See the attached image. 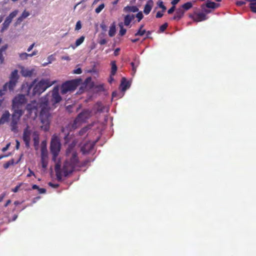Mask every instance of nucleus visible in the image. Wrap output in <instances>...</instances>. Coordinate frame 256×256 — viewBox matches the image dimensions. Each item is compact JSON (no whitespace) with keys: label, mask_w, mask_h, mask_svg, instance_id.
Masks as SVG:
<instances>
[{"label":"nucleus","mask_w":256,"mask_h":256,"mask_svg":"<svg viewBox=\"0 0 256 256\" xmlns=\"http://www.w3.org/2000/svg\"><path fill=\"white\" fill-rule=\"evenodd\" d=\"M62 97L59 94V88L58 86L54 88L51 93L47 94L45 96L40 98V117L42 125L41 128L44 131H48L50 126V113L49 105L52 106L60 102Z\"/></svg>","instance_id":"nucleus-1"},{"label":"nucleus","mask_w":256,"mask_h":256,"mask_svg":"<svg viewBox=\"0 0 256 256\" xmlns=\"http://www.w3.org/2000/svg\"><path fill=\"white\" fill-rule=\"evenodd\" d=\"M90 162V160H86L82 162H80L76 152L72 153L70 158L66 160L63 166L62 171L64 176H68L72 174L76 168L85 166Z\"/></svg>","instance_id":"nucleus-2"},{"label":"nucleus","mask_w":256,"mask_h":256,"mask_svg":"<svg viewBox=\"0 0 256 256\" xmlns=\"http://www.w3.org/2000/svg\"><path fill=\"white\" fill-rule=\"evenodd\" d=\"M54 82H50L48 79L41 80L34 86L32 90V95H40L44 92L48 88L52 86Z\"/></svg>","instance_id":"nucleus-3"},{"label":"nucleus","mask_w":256,"mask_h":256,"mask_svg":"<svg viewBox=\"0 0 256 256\" xmlns=\"http://www.w3.org/2000/svg\"><path fill=\"white\" fill-rule=\"evenodd\" d=\"M27 102V100L24 94H18L12 100V108L14 111L20 112L23 111L22 108Z\"/></svg>","instance_id":"nucleus-4"},{"label":"nucleus","mask_w":256,"mask_h":256,"mask_svg":"<svg viewBox=\"0 0 256 256\" xmlns=\"http://www.w3.org/2000/svg\"><path fill=\"white\" fill-rule=\"evenodd\" d=\"M23 113V111H20V112L14 111L12 115V120L10 122V129L15 133L18 132V124Z\"/></svg>","instance_id":"nucleus-5"},{"label":"nucleus","mask_w":256,"mask_h":256,"mask_svg":"<svg viewBox=\"0 0 256 256\" xmlns=\"http://www.w3.org/2000/svg\"><path fill=\"white\" fill-rule=\"evenodd\" d=\"M92 112L89 110H84L80 112L74 121L72 128H76V124L79 122H84L90 118L91 116Z\"/></svg>","instance_id":"nucleus-6"},{"label":"nucleus","mask_w":256,"mask_h":256,"mask_svg":"<svg viewBox=\"0 0 256 256\" xmlns=\"http://www.w3.org/2000/svg\"><path fill=\"white\" fill-rule=\"evenodd\" d=\"M60 146L59 138L56 136H53L50 142V149L54 158H55L58 156L60 150Z\"/></svg>","instance_id":"nucleus-7"},{"label":"nucleus","mask_w":256,"mask_h":256,"mask_svg":"<svg viewBox=\"0 0 256 256\" xmlns=\"http://www.w3.org/2000/svg\"><path fill=\"white\" fill-rule=\"evenodd\" d=\"M78 86V82L76 80L66 81L62 85L61 92L62 94H66L68 92L74 91Z\"/></svg>","instance_id":"nucleus-8"},{"label":"nucleus","mask_w":256,"mask_h":256,"mask_svg":"<svg viewBox=\"0 0 256 256\" xmlns=\"http://www.w3.org/2000/svg\"><path fill=\"white\" fill-rule=\"evenodd\" d=\"M18 70H15L11 73L10 77V81L5 84L10 91H12L14 90L16 84L18 82Z\"/></svg>","instance_id":"nucleus-9"},{"label":"nucleus","mask_w":256,"mask_h":256,"mask_svg":"<svg viewBox=\"0 0 256 256\" xmlns=\"http://www.w3.org/2000/svg\"><path fill=\"white\" fill-rule=\"evenodd\" d=\"M18 12V10H14L12 12H10V14L6 18L4 22L2 24V31H4L8 28L12 19L16 16Z\"/></svg>","instance_id":"nucleus-10"},{"label":"nucleus","mask_w":256,"mask_h":256,"mask_svg":"<svg viewBox=\"0 0 256 256\" xmlns=\"http://www.w3.org/2000/svg\"><path fill=\"white\" fill-rule=\"evenodd\" d=\"M31 134L32 132L28 126L26 128H24L22 136L23 140L27 148L30 147Z\"/></svg>","instance_id":"nucleus-11"},{"label":"nucleus","mask_w":256,"mask_h":256,"mask_svg":"<svg viewBox=\"0 0 256 256\" xmlns=\"http://www.w3.org/2000/svg\"><path fill=\"white\" fill-rule=\"evenodd\" d=\"M96 142H88L84 144L81 148V152L83 154L89 153L94 148Z\"/></svg>","instance_id":"nucleus-12"},{"label":"nucleus","mask_w":256,"mask_h":256,"mask_svg":"<svg viewBox=\"0 0 256 256\" xmlns=\"http://www.w3.org/2000/svg\"><path fill=\"white\" fill-rule=\"evenodd\" d=\"M40 101L39 103H37L36 100L32 101L30 103L28 104L26 106V110L29 112L30 113H32V112L34 110H36V112L38 111V108L39 107L41 109L40 107Z\"/></svg>","instance_id":"nucleus-13"},{"label":"nucleus","mask_w":256,"mask_h":256,"mask_svg":"<svg viewBox=\"0 0 256 256\" xmlns=\"http://www.w3.org/2000/svg\"><path fill=\"white\" fill-rule=\"evenodd\" d=\"M10 114L9 112L6 110L0 118V125L8 122L10 120Z\"/></svg>","instance_id":"nucleus-14"},{"label":"nucleus","mask_w":256,"mask_h":256,"mask_svg":"<svg viewBox=\"0 0 256 256\" xmlns=\"http://www.w3.org/2000/svg\"><path fill=\"white\" fill-rule=\"evenodd\" d=\"M8 48L7 44L3 46L0 48V62L1 64L4 62V55L6 54V50Z\"/></svg>","instance_id":"nucleus-15"},{"label":"nucleus","mask_w":256,"mask_h":256,"mask_svg":"<svg viewBox=\"0 0 256 256\" xmlns=\"http://www.w3.org/2000/svg\"><path fill=\"white\" fill-rule=\"evenodd\" d=\"M184 14V10L182 8H180L177 10L174 16L172 19L173 20L178 21L182 18Z\"/></svg>","instance_id":"nucleus-16"},{"label":"nucleus","mask_w":256,"mask_h":256,"mask_svg":"<svg viewBox=\"0 0 256 256\" xmlns=\"http://www.w3.org/2000/svg\"><path fill=\"white\" fill-rule=\"evenodd\" d=\"M206 19V14L203 12L198 13L193 17L194 20L196 22H202Z\"/></svg>","instance_id":"nucleus-17"},{"label":"nucleus","mask_w":256,"mask_h":256,"mask_svg":"<svg viewBox=\"0 0 256 256\" xmlns=\"http://www.w3.org/2000/svg\"><path fill=\"white\" fill-rule=\"evenodd\" d=\"M153 6V2L152 0H148L144 7V12L146 14H148L150 12Z\"/></svg>","instance_id":"nucleus-18"},{"label":"nucleus","mask_w":256,"mask_h":256,"mask_svg":"<svg viewBox=\"0 0 256 256\" xmlns=\"http://www.w3.org/2000/svg\"><path fill=\"white\" fill-rule=\"evenodd\" d=\"M134 14H127L124 17V24L126 26L130 25L131 22L134 18Z\"/></svg>","instance_id":"nucleus-19"},{"label":"nucleus","mask_w":256,"mask_h":256,"mask_svg":"<svg viewBox=\"0 0 256 256\" xmlns=\"http://www.w3.org/2000/svg\"><path fill=\"white\" fill-rule=\"evenodd\" d=\"M55 171H56V178H57L58 180L59 181L61 180L62 177V172L63 173L64 175V174L62 170V172L60 171V164H57L56 165Z\"/></svg>","instance_id":"nucleus-20"},{"label":"nucleus","mask_w":256,"mask_h":256,"mask_svg":"<svg viewBox=\"0 0 256 256\" xmlns=\"http://www.w3.org/2000/svg\"><path fill=\"white\" fill-rule=\"evenodd\" d=\"M130 86V84L128 82L125 78H123L122 80V82L120 84V87L122 88V90L124 92L126 90L127 88H128Z\"/></svg>","instance_id":"nucleus-21"},{"label":"nucleus","mask_w":256,"mask_h":256,"mask_svg":"<svg viewBox=\"0 0 256 256\" xmlns=\"http://www.w3.org/2000/svg\"><path fill=\"white\" fill-rule=\"evenodd\" d=\"M124 11L125 12H136L138 11V8H137V6H125L124 8Z\"/></svg>","instance_id":"nucleus-22"},{"label":"nucleus","mask_w":256,"mask_h":256,"mask_svg":"<svg viewBox=\"0 0 256 256\" xmlns=\"http://www.w3.org/2000/svg\"><path fill=\"white\" fill-rule=\"evenodd\" d=\"M48 152L46 144L42 142L41 146V158H47Z\"/></svg>","instance_id":"nucleus-23"},{"label":"nucleus","mask_w":256,"mask_h":256,"mask_svg":"<svg viewBox=\"0 0 256 256\" xmlns=\"http://www.w3.org/2000/svg\"><path fill=\"white\" fill-rule=\"evenodd\" d=\"M218 6H219V4H216L214 2L208 0L206 5L203 4L202 5L201 7L202 9L204 8V6H206L208 8H215Z\"/></svg>","instance_id":"nucleus-24"},{"label":"nucleus","mask_w":256,"mask_h":256,"mask_svg":"<svg viewBox=\"0 0 256 256\" xmlns=\"http://www.w3.org/2000/svg\"><path fill=\"white\" fill-rule=\"evenodd\" d=\"M116 24L115 22H114L110 26V30L108 31V35L110 37L114 36L116 34Z\"/></svg>","instance_id":"nucleus-25"},{"label":"nucleus","mask_w":256,"mask_h":256,"mask_svg":"<svg viewBox=\"0 0 256 256\" xmlns=\"http://www.w3.org/2000/svg\"><path fill=\"white\" fill-rule=\"evenodd\" d=\"M39 135L37 133V132H34L33 133V140H34V145L35 147L38 146L39 144Z\"/></svg>","instance_id":"nucleus-26"},{"label":"nucleus","mask_w":256,"mask_h":256,"mask_svg":"<svg viewBox=\"0 0 256 256\" xmlns=\"http://www.w3.org/2000/svg\"><path fill=\"white\" fill-rule=\"evenodd\" d=\"M74 146L72 144H70L68 146V148L66 150V154L68 157H70V158L72 156V153L76 152L74 150Z\"/></svg>","instance_id":"nucleus-27"},{"label":"nucleus","mask_w":256,"mask_h":256,"mask_svg":"<svg viewBox=\"0 0 256 256\" xmlns=\"http://www.w3.org/2000/svg\"><path fill=\"white\" fill-rule=\"evenodd\" d=\"M111 66H112V68H111L110 74H112V76H114L116 74V72L117 69H118L116 62L115 61L111 62Z\"/></svg>","instance_id":"nucleus-28"},{"label":"nucleus","mask_w":256,"mask_h":256,"mask_svg":"<svg viewBox=\"0 0 256 256\" xmlns=\"http://www.w3.org/2000/svg\"><path fill=\"white\" fill-rule=\"evenodd\" d=\"M144 25H141L139 28L138 31L134 34L135 36H142L146 32V30H143Z\"/></svg>","instance_id":"nucleus-29"},{"label":"nucleus","mask_w":256,"mask_h":256,"mask_svg":"<svg viewBox=\"0 0 256 256\" xmlns=\"http://www.w3.org/2000/svg\"><path fill=\"white\" fill-rule=\"evenodd\" d=\"M192 4L191 2H187L182 6V8H182L184 10H188L190 8H192Z\"/></svg>","instance_id":"nucleus-30"},{"label":"nucleus","mask_w":256,"mask_h":256,"mask_svg":"<svg viewBox=\"0 0 256 256\" xmlns=\"http://www.w3.org/2000/svg\"><path fill=\"white\" fill-rule=\"evenodd\" d=\"M90 129V127L88 126H85L82 128L78 132V134L80 136H83L86 134L88 130Z\"/></svg>","instance_id":"nucleus-31"},{"label":"nucleus","mask_w":256,"mask_h":256,"mask_svg":"<svg viewBox=\"0 0 256 256\" xmlns=\"http://www.w3.org/2000/svg\"><path fill=\"white\" fill-rule=\"evenodd\" d=\"M84 38H85L84 36H82L76 40V43H75L76 46L77 47V46H79L80 45L84 42Z\"/></svg>","instance_id":"nucleus-32"},{"label":"nucleus","mask_w":256,"mask_h":256,"mask_svg":"<svg viewBox=\"0 0 256 256\" xmlns=\"http://www.w3.org/2000/svg\"><path fill=\"white\" fill-rule=\"evenodd\" d=\"M119 26H120V30L119 34L121 36H124L126 34V29H125L123 28V26H122V23L119 24Z\"/></svg>","instance_id":"nucleus-33"},{"label":"nucleus","mask_w":256,"mask_h":256,"mask_svg":"<svg viewBox=\"0 0 256 256\" xmlns=\"http://www.w3.org/2000/svg\"><path fill=\"white\" fill-rule=\"evenodd\" d=\"M8 88L4 84L2 88V89H0V96H2L5 94L6 92L7 91Z\"/></svg>","instance_id":"nucleus-34"},{"label":"nucleus","mask_w":256,"mask_h":256,"mask_svg":"<svg viewBox=\"0 0 256 256\" xmlns=\"http://www.w3.org/2000/svg\"><path fill=\"white\" fill-rule=\"evenodd\" d=\"M14 164V160H9L6 163H5L4 164V169L8 168L10 166Z\"/></svg>","instance_id":"nucleus-35"},{"label":"nucleus","mask_w":256,"mask_h":256,"mask_svg":"<svg viewBox=\"0 0 256 256\" xmlns=\"http://www.w3.org/2000/svg\"><path fill=\"white\" fill-rule=\"evenodd\" d=\"M104 8V4H100L98 8H96L95 10V12L96 14H99L102 9Z\"/></svg>","instance_id":"nucleus-36"},{"label":"nucleus","mask_w":256,"mask_h":256,"mask_svg":"<svg viewBox=\"0 0 256 256\" xmlns=\"http://www.w3.org/2000/svg\"><path fill=\"white\" fill-rule=\"evenodd\" d=\"M28 56H30L29 54L26 52H22L20 54V58L22 60L27 59Z\"/></svg>","instance_id":"nucleus-37"},{"label":"nucleus","mask_w":256,"mask_h":256,"mask_svg":"<svg viewBox=\"0 0 256 256\" xmlns=\"http://www.w3.org/2000/svg\"><path fill=\"white\" fill-rule=\"evenodd\" d=\"M136 17L138 18V21L140 22L143 18L144 16L142 12H139L136 16Z\"/></svg>","instance_id":"nucleus-38"},{"label":"nucleus","mask_w":256,"mask_h":256,"mask_svg":"<svg viewBox=\"0 0 256 256\" xmlns=\"http://www.w3.org/2000/svg\"><path fill=\"white\" fill-rule=\"evenodd\" d=\"M168 24L167 23H164L160 27V32H164L168 28Z\"/></svg>","instance_id":"nucleus-39"},{"label":"nucleus","mask_w":256,"mask_h":256,"mask_svg":"<svg viewBox=\"0 0 256 256\" xmlns=\"http://www.w3.org/2000/svg\"><path fill=\"white\" fill-rule=\"evenodd\" d=\"M46 158H41L42 166L43 168H46L47 166V162L46 161Z\"/></svg>","instance_id":"nucleus-40"},{"label":"nucleus","mask_w":256,"mask_h":256,"mask_svg":"<svg viewBox=\"0 0 256 256\" xmlns=\"http://www.w3.org/2000/svg\"><path fill=\"white\" fill-rule=\"evenodd\" d=\"M30 15V13L26 11V10H24L23 12L22 13V15L20 16L23 18H27L28 16H29Z\"/></svg>","instance_id":"nucleus-41"},{"label":"nucleus","mask_w":256,"mask_h":256,"mask_svg":"<svg viewBox=\"0 0 256 256\" xmlns=\"http://www.w3.org/2000/svg\"><path fill=\"white\" fill-rule=\"evenodd\" d=\"M158 6L162 8L163 10H166V6L164 4V3L162 2H159L158 3Z\"/></svg>","instance_id":"nucleus-42"},{"label":"nucleus","mask_w":256,"mask_h":256,"mask_svg":"<svg viewBox=\"0 0 256 256\" xmlns=\"http://www.w3.org/2000/svg\"><path fill=\"white\" fill-rule=\"evenodd\" d=\"M22 184V183L16 186L14 188H12V191L13 192H18Z\"/></svg>","instance_id":"nucleus-43"},{"label":"nucleus","mask_w":256,"mask_h":256,"mask_svg":"<svg viewBox=\"0 0 256 256\" xmlns=\"http://www.w3.org/2000/svg\"><path fill=\"white\" fill-rule=\"evenodd\" d=\"M100 27L102 31L106 32L107 30V26L104 23H102L100 24Z\"/></svg>","instance_id":"nucleus-44"},{"label":"nucleus","mask_w":256,"mask_h":256,"mask_svg":"<svg viewBox=\"0 0 256 256\" xmlns=\"http://www.w3.org/2000/svg\"><path fill=\"white\" fill-rule=\"evenodd\" d=\"M82 28V24H81V22H80L79 20L78 22H77L76 24V28H75V29L76 30H78Z\"/></svg>","instance_id":"nucleus-45"},{"label":"nucleus","mask_w":256,"mask_h":256,"mask_svg":"<svg viewBox=\"0 0 256 256\" xmlns=\"http://www.w3.org/2000/svg\"><path fill=\"white\" fill-rule=\"evenodd\" d=\"M82 72V70L80 68L74 70L73 72V73L75 74H80Z\"/></svg>","instance_id":"nucleus-46"},{"label":"nucleus","mask_w":256,"mask_h":256,"mask_svg":"<svg viewBox=\"0 0 256 256\" xmlns=\"http://www.w3.org/2000/svg\"><path fill=\"white\" fill-rule=\"evenodd\" d=\"M130 64H131V66H132V70L134 73H135L136 72V67L138 66V65L135 66L134 63V62H132L130 63Z\"/></svg>","instance_id":"nucleus-47"},{"label":"nucleus","mask_w":256,"mask_h":256,"mask_svg":"<svg viewBox=\"0 0 256 256\" xmlns=\"http://www.w3.org/2000/svg\"><path fill=\"white\" fill-rule=\"evenodd\" d=\"M48 185L50 186H51V187H52L53 188H58L59 186V184H53V183H52L51 182H48Z\"/></svg>","instance_id":"nucleus-48"},{"label":"nucleus","mask_w":256,"mask_h":256,"mask_svg":"<svg viewBox=\"0 0 256 256\" xmlns=\"http://www.w3.org/2000/svg\"><path fill=\"white\" fill-rule=\"evenodd\" d=\"M245 4H246L245 2H243V1H237L236 2V5L237 6H239L244 5Z\"/></svg>","instance_id":"nucleus-49"},{"label":"nucleus","mask_w":256,"mask_h":256,"mask_svg":"<svg viewBox=\"0 0 256 256\" xmlns=\"http://www.w3.org/2000/svg\"><path fill=\"white\" fill-rule=\"evenodd\" d=\"M40 194H44L46 192V190L44 188H39L38 190Z\"/></svg>","instance_id":"nucleus-50"},{"label":"nucleus","mask_w":256,"mask_h":256,"mask_svg":"<svg viewBox=\"0 0 256 256\" xmlns=\"http://www.w3.org/2000/svg\"><path fill=\"white\" fill-rule=\"evenodd\" d=\"M174 10H175V6H173L171 8H170L168 10V14H171L174 12Z\"/></svg>","instance_id":"nucleus-51"},{"label":"nucleus","mask_w":256,"mask_h":256,"mask_svg":"<svg viewBox=\"0 0 256 256\" xmlns=\"http://www.w3.org/2000/svg\"><path fill=\"white\" fill-rule=\"evenodd\" d=\"M29 173L27 174V177H30L32 176H35L34 173L30 168H28Z\"/></svg>","instance_id":"nucleus-52"},{"label":"nucleus","mask_w":256,"mask_h":256,"mask_svg":"<svg viewBox=\"0 0 256 256\" xmlns=\"http://www.w3.org/2000/svg\"><path fill=\"white\" fill-rule=\"evenodd\" d=\"M106 42H107V40L104 38L100 40L99 42V44L100 45L105 44Z\"/></svg>","instance_id":"nucleus-53"},{"label":"nucleus","mask_w":256,"mask_h":256,"mask_svg":"<svg viewBox=\"0 0 256 256\" xmlns=\"http://www.w3.org/2000/svg\"><path fill=\"white\" fill-rule=\"evenodd\" d=\"M10 144V143L8 144L5 147L2 148V152H5L6 151L8 150Z\"/></svg>","instance_id":"nucleus-54"},{"label":"nucleus","mask_w":256,"mask_h":256,"mask_svg":"<svg viewBox=\"0 0 256 256\" xmlns=\"http://www.w3.org/2000/svg\"><path fill=\"white\" fill-rule=\"evenodd\" d=\"M23 20L24 19L20 16L17 18L16 24H20Z\"/></svg>","instance_id":"nucleus-55"},{"label":"nucleus","mask_w":256,"mask_h":256,"mask_svg":"<svg viewBox=\"0 0 256 256\" xmlns=\"http://www.w3.org/2000/svg\"><path fill=\"white\" fill-rule=\"evenodd\" d=\"M120 50V48H116L115 50H114V56H117L119 54V52Z\"/></svg>","instance_id":"nucleus-56"},{"label":"nucleus","mask_w":256,"mask_h":256,"mask_svg":"<svg viewBox=\"0 0 256 256\" xmlns=\"http://www.w3.org/2000/svg\"><path fill=\"white\" fill-rule=\"evenodd\" d=\"M163 16V14L160 12H158L156 14V18H162Z\"/></svg>","instance_id":"nucleus-57"},{"label":"nucleus","mask_w":256,"mask_h":256,"mask_svg":"<svg viewBox=\"0 0 256 256\" xmlns=\"http://www.w3.org/2000/svg\"><path fill=\"white\" fill-rule=\"evenodd\" d=\"M6 196V192H3L0 196V202H2L4 198Z\"/></svg>","instance_id":"nucleus-58"},{"label":"nucleus","mask_w":256,"mask_h":256,"mask_svg":"<svg viewBox=\"0 0 256 256\" xmlns=\"http://www.w3.org/2000/svg\"><path fill=\"white\" fill-rule=\"evenodd\" d=\"M35 45V44L34 43H33L28 48L27 50V51L28 52H30L34 47Z\"/></svg>","instance_id":"nucleus-59"},{"label":"nucleus","mask_w":256,"mask_h":256,"mask_svg":"<svg viewBox=\"0 0 256 256\" xmlns=\"http://www.w3.org/2000/svg\"><path fill=\"white\" fill-rule=\"evenodd\" d=\"M146 38H144V40H146L148 38H150V34H151V32L150 31L146 32Z\"/></svg>","instance_id":"nucleus-60"},{"label":"nucleus","mask_w":256,"mask_h":256,"mask_svg":"<svg viewBox=\"0 0 256 256\" xmlns=\"http://www.w3.org/2000/svg\"><path fill=\"white\" fill-rule=\"evenodd\" d=\"M114 76H112V74H110V77L108 80V82L110 84H112V82L114 80Z\"/></svg>","instance_id":"nucleus-61"},{"label":"nucleus","mask_w":256,"mask_h":256,"mask_svg":"<svg viewBox=\"0 0 256 256\" xmlns=\"http://www.w3.org/2000/svg\"><path fill=\"white\" fill-rule=\"evenodd\" d=\"M20 143L18 140H16V150H18L20 148Z\"/></svg>","instance_id":"nucleus-62"},{"label":"nucleus","mask_w":256,"mask_h":256,"mask_svg":"<svg viewBox=\"0 0 256 256\" xmlns=\"http://www.w3.org/2000/svg\"><path fill=\"white\" fill-rule=\"evenodd\" d=\"M38 54L37 50H34L32 54H29L30 57L36 55Z\"/></svg>","instance_id":"nucleus-63"},{"label":"nucleus","mask_w":256,"mask_h":256,"mask_svg":"<svg viewBox=\"0 0 256 256\" xmlns=\"http://www.w3.org/2000/svg\"><path fill=\"white\" fill-rule=\"evenodd\" d=\"M62 60H70V58L68 56H62Z\"/></svg>","instance_id":"nucleus-64"}]
</instances>
